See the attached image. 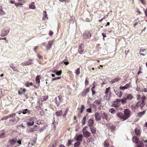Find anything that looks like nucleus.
<instances>
[{
	"label": "nucleus",
	"instance_id": "1",
	"mask_svg": "<svg viewBox=\"0 0 147 147\" xmlns=\"http://www.w3.org/2000/svg\"><path fill=\"white\" fill-rule=\"evenodd\" d=\"M87 126H86L84 127L82 130L83 135L84 137L86 138L89 137L91 135V133L87 131Z\"/></svg>",
	"mask_w": 147,
	"mask_h": 147
},
{
	"label": "nucleus",
	"instance_id": "2",
	"mask_svg": "<svg viewBox=\"0 0 147 147\" xmlns=\"http://www.w3.org/2000/svg\"><path fill=\"white\" fill-rule=\"evenodd\" d=\"M139 138L137 136H133L132 138V141L136 144H139L138 146H140L141 147H143L144 145L143 142H141L140 140H138Z\"/></svg>",
	"mask_w": 147,
	"mask_h": 147
},
{
	"label": "nucleus",
	"instance_id": "3",
	"mask_svg": "<svg viewBox=\"0 0 147 147\" xmlns=\"http://www.w3.org/2000/svg\"><path fill=\"white\" fill-rule=\"evenodd\" d=\"M63 101V97L61 95H59L55 98V102L57 106H59L60 103Z\"/></svg>",
	"mask_w": 147,
	"mask_h": 147
},
{
	"label": "nucleus",
	"instance_id": "4",
	"mask_svg": "<svg viewBox=\"0 0 147 147\" xmlns=\"http://www.w3.org/2000/svg\"><path fill=\"white\" fill-rule=\"evenodd\" d=\"M91 35L90 31H86L83 34V38L84 39H90Z\"/></svg>",
	"mask_w": 147,
	"mask_h": 147
},
{
	"label": "nucleus",
	"instance_id": "5",
	"mask_svg": "<svg viewBox=\"0 0 147 147\" xmlns=\"http://www.w3.org/2000/svg\"><path fill=\"white\" fill-rule=\"evenodd\" d=\"M123 112L124 117L126 120L130 116L131 112L128 109H126L124 110Z\"/></svg>",
	"mask_w": 147,
	"mask_h": 147
},
{
	"label": "nucleus",
	"instance_id": "6",
	"mask_svg": "<svg viewBox=\"0 0 147 147\" xmlns=\"http://www.w3.org/2000/svg\"><path fill=\"white\" fill-rule=\"evenodd\" d=\"M17 142V139L16 138L12 139H9L8 142L10 146H13L15 145Z\"/></svg>",
	"mask_w": 147,
	"mask_h": 147
},
{
	"label": "nucleus",
	"instance_id": "7",
	"mask_svg": "<svg viewBox=\"0 0 147 147\" xmlns=\"http://www.w3.org/2000/svg\"><path fill=\"white\" fill-rule=\"evenodd\" d=\"M108 115L107 113L104 112L103 113H102L101 115V117L102 118L104 122H105V120L107 122L109 120L108 118Z\"/></svg>",
	"mask_w": 147,
	"mask_h": 147
},
{
	"label": "nucleus",
	"instance_id": "8",
	"mask_svg": "<svg viewBox=\"0 0 147 147\" xmlns=\"http://www.w3.org/2000/svg\"><path fill=\"white\" fill-rule=\"evenodd\" d=\"M116 115L118 118H119L122 121L126 120L124 114L121 112H119L116 113Z\"/></svg>",
	"mask_w": 147,
	"mask_h": 147
},
{
	"label": "nucleus",
	"instance_id": "9",
	"mask_svg": "<svg viewBox=\"0 0 147 147\" xmlns=\"http://www.w3.org/2000/svg\"><path fill=\"white\" fill-rule=\"evenodd\" d=\"M85 108V107L84 105H82L81 107L80 108H78V110L79 109V111H78V116L79 117H80L81 116V114L83 113Z\"/></svg>",
	"mask_w": 147,
	"mask_h": 147
},
{
	"label": "nucleus",
	"instance_id": "10",
	"mask_svg": "<svg viewBox=\"0 0 147 147\" xmlns=\"http://www.w3.org/2000/svg\"><path fill=\"white\" fill-rule=\"evenodd\" d=\"M31 111L27 109H23V110L20 111H19L18 114H20L22 113L24 114H27L29 115L30 114Z\"/></svg>",
	"mask_w": 147,
	"mask_h": 147
},
{
	"label": "nucleus",
	"instance_id": "11",
	"mask_svg": "<svg viewBox=\"0 0 147 147\" xmlns=\"http://www.w3.org/2000/svg\"><path fill=\"white\" fill-rule=\"evenodd\" d=\"M84 44L81 43L78 47V52L80 54L83 53L84 51Z\"/></svg>",
	"mask_w": 147,
	"mask_h": 147
},
{
	"label": "nucleus",
	"instance_id": "12",
	"mask_svg": "<svg viewBox=\"0 0 147 147\" xmlns=\"http://www.w3.org/2000/svg\"><path fill=\"white\" fill-rule=\"evenodd\" d=\"M33 63L32 60L31 59H29L27 61L22 63L21 65L23 66H26L30 65Z\"/></svg>",
	"mask_w": 147,
	"mask_h": 147
},
{
	"label": "nucleus",
	"instance_id": "13",
	"mask_svg": "<svg viewBox=\"0 0 147 147\" xmlns=\"http://www.w3.org/2000/svg\"><path fill=\"white\" fill-rule=\"evenodd\" d=\"M120 100V99H117L115 101L113 102V106L115 107H119L121 105Z\"/></svg>",
	"mask_w": 147,
	"mask_h": 147
},
{
	"label": "nucleus",
	"instance_id": "14",
	"mask_svg": "<svg viewBox=\"0 0 147 147\" xmlns=\"http://www.w3.org/2000/svg\"><path fill=\"white\" fill-rule=\"evenodd\" d=\"M87 123L89 127L93 126L94 124V121L93 119H89Z\"/></svg>",
	"mask_w": 147,
	"mask_h": 147
},
{
	"label": "nucleus",
	"instance_id": "15",
	"mask_svg": "<svg viewBox=\"0 0 147 147\" xmlns=\"http://www.w3.org/2000/svg\"><path fill=\"white\" fill-rule=\"evenodd\" d=\"M131 84L129 83L126 84L125 86H120L119 88L120 89L124 90L125 89L129 88V87H131Z\"/></svg>",
	"mask_w": 147,
	"mask_h": 147
},
{
	"label": "nucleus",
	"instance_id": "16",
	"mask_svg": "<svg viewBox=\"0 0 147 147\" xmlns=\"http://www.w3.org/2000/svg\"><path fill=\"white\" fill-rule=\"evenodd\" d=\"M19 118L17 117H16L13 119H11L9 120L10 122L13 124H16L17 123L19 120Z\"/></svg>",
	"mask_w": 147,
	"mask_h": 147
},
{
	"label": "nucleus",
	"instance_id": "17",
	"mask_svg": "<svg viewBox=\"0 0 147 147\" xmlns=\"http://www.w3.org/2000/svg\"><path fill=\"white\" fill-rule=\"evenodd\" d=\"M26 91V89L21 88L18 90V93L19 94L22 95L24 94Z\"/></svg>",
	"mask_w": 147,
	"mask_h": 147
},
{
	"label": "nucleus",
	"instance_id": "18",
	"mask_svg": "<svg viewBox=\"0 0 147 147\" xmlns=\"http://www.w3.org/2000/svg\"><path fill=\"white\" fill-rule=\"evenodd\" d=\"M134 131L136 135V136L137 137L138 136L139 137L141 133L140 128L138 127L136 128L135 129Z\"/></svg>",
	"mask_w": 147,
	"mask_h": 147
},
{
	"label": "nucleus",
	"instance_id": "19",
	"mask_svg": "<svg viewBox=\"0 0 147 147\" xmlns=\"http://www.w3.org/2000/svg\"><path fill=\"white\" fill-rule=\"evenodd\" d=\"M9 31L8 30H7L5 29H3L1 31V36H6L9 33Z\"/></svg>",
	"mask_w": 147,
	"mask_h": 147
},
{
	"label": "nucleus",
	"instance_id": "20",
	"mask_svg": "<svg viewBox=\"0 0 147 147\" xmlns=\"http://www.w3.org/2000/svg\"><path fill=\"white\" fill-rule=\"evenodd\" d=\"M83 136L82 134H80L76 136V139L77 141L81 142L82 140Z\"/></svg>",
	"mask_w": 147,
	"mask_h": 147
},
{
	"label": "nucleus",
	"instance_id": "21",
	"mask_svg": "<svg viewBox=\"0 0 147 147\" xmlns=\"http://www.w3.org/2000/svg\"><path fill=\"white\" fill-rule=\"evenodd\" d=\"M90 89L89 88H87L86 89H84L82 92V95L85 96L89 92Z\"/></svg>",
	"mask_w": 147,
	"mask_h": 147
},
{
	"label": "nucleus",
	"instance_id": "22",
	"mask_svg": "<svg viewBox=\"0 0 147 147\" xmlns=\"http://www.w3.org/2000/svg\"><path fill=\"white\" fill-rule=\"evenodd\" d=\"M89 128L90 131H91L93 135H94V134H96V128L94 127V126L90 127Z\"/></svg>",
	"mask_w": 147,
	"mask_h": 147
},
{
	"label": "nucleus",
	"instance_id": "23",
	"mask_svg": "<svg viewBox=\"0 0 147 147\" xmlns=\"http://www.w3.org/2000/svg\"><path fill=\"white\" fill-rule=\"evenodd\" d=\"M101 116L98 113H95V119L97 121H99L101 120Z\"/></svg>",
	"mask_w": 147,
	"mask_h": 147
},
{
	"label": "nucleus",
	"instance_id": "24",
	"mask_svg": "<svg viewBox=\"0 0 147 147\" xmlns=\"http://www.w3.org/2000/svg\"><path fill=\"white\" fill-rule=\"evenodd\" d=\"M111 142V140L110 139H107L105 141L104 143V147H109V145L110 142Z\"/></svg>",
	"mask_w": 147,
	"mask_h": 147
},
{
	"label": "nucleus",
	"instance_id": "25",
	"mask_svg": "<svg viewBox=\"0 0 147 147\" xmlns=\"http://www.w3.org/2000/svg\"><path fill=\"white\" fill-rule=\"evenodd\" d=\"M146 49H140L139 53L141 55L145 56L146 53Z\"/></svg>",
	"mask_w": 147,
	"mask_h": 147
},
{
	"label": "nucleus",
	"instance_id": "26",
	"mask_svg": "<svg viewBox=\"0 0 147 147\" xmlns=\"http://www.w3.org/2000/svg\"><path fill=\"white\" fill-rule=\"evenodd\" d=\"M16 116V114L15 113H13L10 115H8L7 116L5 117V120H6L7 119L11 118V119H13L14 117H15Z\"/></svg>",
	"mask_w": 147,
	"mask_h": 147
},
{
	"label": "nucleus",
	"instance_id": "27",
	"mask_svg": "<svg viewBox=\"0 0 147 147\" xmlns=\"http://www.w3.org/2000/svg\"><path fill=\"white\" fill-rule=\"evenodd\" d=\"M52 42V41H49L48 42V44L46 46V49L47 50H50L51 48Z\"/></svg>",
	"mask_w": 147,
	"mask_h": 147
},
{
	"label": "nucleus",
	"instance_id": "28",
	"mask_svg": "<svg viewBox=\"0 0 147 147\" xmlns=\"http://www.w3.org/2000/svg\"><path fill=\"white\" fill-rule=\"evenodd\" d=\"M125 98L127 100H132L134 98V96L131 94H127Z\"/></svg>",
	"mask_w": 147,
	"mask_h": 147
},
{
	"label": "nucleus",
	"instance_id": "29",
	"mask_svg": "<svg viewBox=\"0 0 147 147\" xmlns=\"http://www.w3.org/2000/svg\"><path fill=\"white\" fill-rule=\"evenodd\" d=\"M5 137V131L4 130H1L0 131V137L4 138Z\"/></svg>",
	"mask_w": 147,
	"mask_h": 147
},
{
	"label": "nucleus",
	"instance_id": "30",
	"mask_svg": "<svg viewBox=\"0 0 147 147\" xmlns=\"http://www.w3.org/2000/svg\"><path fill=\"white\" fill-rule=\"evenodd\" d=\"M140 102H138L136 105H132L131 106V108L133 109H137L140 106Z\"/></svg>",
	"mask_w": 147,
	"mask_h": 147
},
{
	"label": "nucleus",
	"instance_id": "31",
	"mask_svg": "<svg viewBox=\"0 0 147 147\" xmlns=\"http://www.w3.org/2000/svg\"><path fill=\"white\" fill-rule=\"evenodd\" d=\"M34 123V121H33L32 118H31L29 120V121L27 123V125L28 126H31Z\"/></svg>",
	"mask_w": 147,
	"mask_h": 147
},
{
	"label": "nucleus",
	"instance_id": "32",
	"mask_svg": "<svg viewBox=\"0 0 147 147\" xmlns=\"http://www.w3.org/2000/svg\"><path fill=\"white\" fill-rule=\"evenodd\" d=\"M63 114L62 110H60L56 112V115L57 117L61 116Z\"/></svg>",
	"mask_w": 147,
	"mask_h": 147
},
{
	"label": "nucleus",
	"instance_id": "33",
	"mask_svg": "<svg viewBox=\"0 0 147 147\" xmlns=\"http://www.w3.org/2000/svg\"><path fill=\"white\" fill-rule=\"evenodd\" d=\"M120 80V78H117L112 80L110 81L111 83L113 84L115 82H117Z\"/></svg>",
	"mask_w": 147,
	"mask_h": 147
},
{
	"label": "nucleus",
	"instance_id": "34",
	"mask_svg": "<svg viewBox=\"0 0 147 147\" xmlns=\"http://www.w3.org/2000/svg\"><path fill=\"white\" fill-rule=\"evenodd\" d=\"M109 127L111 130V131L113 132L116 129V126L113 125L112 124H110Z\"/></svg>",
	"mask_w": 147,
	"mask_h": 147
},
{
	"label": "nucleus",
	"instance_id": "35",
	"mask_svg": "<svg viewBox=\"0 0 147 147\" xmlns=\"http://www.w3.org/2000/svg\"><path fill=\"white\" fill-rule=\"evenodd\" d=\"M54 73H55L56 75L58 76L61 75L62 73V71L61 70L59 71H57L56 70H54L53 71Z\"/></svg>",
	"mask_w": 147,
	"mask_h": 147
},
{
	"label": "nucleus",
	"instance_id": "36",
	"mask_svg": "<svg viewBox=\"0 0 147 147\" xmlns=\"http://www.w3.org/2000/svg\"><path fill=\"white\" fill-rule=\"evenodd\" d=\"M40 75H38L36 77V82L38 83V84H40Z\"/></svg>",
	"mask_w": 147,
	"mask_h": 147
},
{
	"label": "nucleus",
	"instance_id": "37",
	"mask_svg": "<svg viewBox=\"0 0 147 147\" xmlns=\"http://www.w3.org/2000/svg\"><path fill=\"white\" fill-rule=\"evenodd\" d=\"M29 7L32 9H35V6L34 4V2L32 3L29 5Z\"/></svg>",
	"mask_w": 147,
	"mask_h": 147
},
{
	"label": "nucleus",
	"instance_id": "38",
	"mask_svg": "<svg viewBox=\"0 0 147 147\" xmlns=\"http://www.w3.org/2000/svg\"><path fill=\"white\" fill-rule=\"evenodd\" d=\"M127 100L125 98H124L123 99H120V102H121V104L122 105H124L127 103Z\"/></svg>",
	"mask_w": 147,
	"mask_h": 147
},
{
	"label": "nucleus",
	"instance_id": "39",
	"mask_svg": "<svg viewBox=\"0 0 147 147\" xmlns=\"http://www.w3.org/2000/svg\"><path fill=\"white\" fill-rule=\"evenodd\" d=\"M86 116H84L82 121V125H84L86 123Z\"/></svg>",
	"mask_w": 147,
	"mask_h": 147
},
{
	"label": "nucleus",
	"instance_id": "40",
	"mask_svg": "<svg viewBox=\"0 0 147 147\" xmlns=\"http://www.w3.org/2000/svg\"><path fill=\"white\" fill-rule=\"evenodd\" d=\"M95 86H94L91 88V91L92 92V95H94L95 94L96 92L95 91Z\"/></svg>",
	"mask_w": 147,
	"mask_h": 147
},
{
	"label": "nucleus",
	"instance_id": "41",
	"mask_svg": "<svg viewBox=\"0 0 147 147\" xmlns=\"http://www.w3.org/2000/svg\"><path fill=\"white\" fill-rule=\"evenodd\" d=\"M33 86V84L32 82L29 83L28 82H27L26 83L25 86L27 87H29L30 86Z\"/></svg>",
	"mask_w": 147,
	"mask_h": 147
},
{
	"label": "nucleus",
	"instance_id": "42",
	"mask_svg": "<svg viewBox=\"0 0 147 147\" xmlns=\"http://www.w3.org/2000/svg\"><path fill=\"white\" fill-rule=\"evenodd\" d=\"M138 102L140 103V106L141 109H142L143 107L145 105V104L144 103V102L139 101Z\"/></svg>",
	"mask_w": 147,
	"mask_h": 147
},
{
	"label": "nucleus",
	"instance_id": "43",
	"mask_svg": "<svg viewBox=\"0 0 147 147\" xmlns=\"http://www.w3.org/2000/svg\"><path fill=\"white\" fill-rule=\"evenodd\" d=\"M109 111L110 112L113 114L115 113L116 112L115 110L113 108L109 109Z\"/></svg>",
	"mask_w": 147,
	"mask_h": 147
},
{
	"label": "nucleus",
	"instance_id": "44",
	"mask_svg": "<svg viewBox=\"0 0 147 147\" xmlns=\"http://www.w3.org/2000/svg\"><path fill=\"white\" fill-rule=\"evenodd\" d=\"M75 73L76 75H78L80 73V68H78L75 70Z\"/></svg>",
	"mask_w": 147,
	"mask_h": 147
},
{
	"label": "nucleus",
	"instance_id": "45",
	"mask_svg": "<svg viewBox=\"0 0 147 147\" xmlns=\"http://www.w3.org/2000/svg\"><path fill=\"white\" fill-rule=\"evenodd\" d=\"M110 87H109L108 88H106L105 91V94H106V95L105 96H105H106V97H107V94L109 92V90H110Z\"/></svg>",
	"mask_w": 147,
	"mask_h": 147
},
{
	"label": "nucleus",
	"instance_id": "46",
	"mask_svg": "<svg viewBox=\"0 0 147 147\" xmlns=\"http://www.w3.org/2000/svg\"><path fill=\"white\" fill-rule=\"evenodd\" d=\"M94 103L97 105H99L101 103L100 101V100H96L94 101Z\"/></svg>",
	"mask_w": 147,
	"mask_h": 147
},
{
	"label": "nucleus",
	"instance_id": "47",
	"mask_svg": "<svg viewBox=\"0 0 147 147\" xmlns=\"http://www.w3.org/2000/svg\"><path fill=\"white\" fill-rule=\"evenodd\" d=\"M81 142L80 141H77L74 144V147H78L79 146Z\"/></svg>",
	"mask_w": 147,
	"mask_h": 147
},
{
	"label": "nucleus",
	"instance_id": "48",
	"mask_svg": "<svg viewBox=\"0 0 147 147\" xmlns=\"http://www.w3.org/2000/svg\"><path fill=\"white\" fill-rule=\"evenodd\" d=\"M38 126L37 125H35L34 127L32 128L33 132L34 131H36L38 129Z\"/></svg>",
	"mask_w": 147,
	"mask_h": 147
},
{
	"label": "nucleus",
	"instance_id": "49",
	"mask_svg": "<svg viewBox=\"0 0 147 147\" xmlns=\"http://www.w3.org/2000/svg\"><path fill=\"white\" fill-rule=\"evenodd\" d=\"M145 113V111L142 112H140L138 113V115L139 117H141Z\"/></svg>",
	"mask_w": 147,
	"mask_h": 147
},
{
	"label": "nucleus",
	"instance_id": "50",
	"mask_svg": "<svg viewBox=\"0 0 147 147\" xmlns=\"http://www.w3.org/2000/svg\"><path fill=\"white\" fill-rule=\"evenodd\" d=\"M48 97L47 96H45L42 97L41 98L42 101H45L48 98Z\"/></svg>",
	"mask_w": 147,
	"mask_h": 147
},
{
	"label": "nucleus",
	"instance_id": "51",
	"mask_svg": "<svg viewBox=\"0 0 147 147\" xmlns=\"http://www.w3.org/2000/svg\"><path fill=\"white\" fill-rule=\"evenodd\" d=\"M27 131L28 132L32 133L33 132L32 128L31 127L28 128L27 129Z\"/></svg>",
	"mask_w": 147,
	"mask_h": 147
},
{
	"label": "nucleus",
	"instance_id": "52",
	"mask_svg": "<svg viewBox=\"0 0 147 147\" xmlns=\"http://www.w3.org/2000/svg\"><path fill=\"white\" fill-rule=\"evenodd\" d=\"M72 141L70 140H68V143L67 144V145L68 146H69L72 144Z\"/></svg>",
	"mask_w": 147,
	"mask_h": 147
},
{
	"label": "nucleus",
	"instance_id": "53",
	"mask_svg": "<svg viewBox=\"0 0 147 147\" xmlns=\"http://www.w3.org/2000/svg\"><path fill=\"white\" fill-rule=\"evenodd\" d=\"M46 126H44L42 127L41 129H40L39 130V131L40 132H41L43 131L46 129Z\"/></svg>",
	"mask_w": 147,
	"mask_h": 147
},
{
	"label": "nucleus",
	"instance_id": "54",
	"mask_svg": "<svg viewBox=\"0 0 147 147\" xmlns=\"http://www.w3.org/2000/svg\"><path fill=\"white\" fill-rule=\"evenodd\" d=\"M42 121L40 119L36 121L35 122V123L38 125H40L41 123V121Z\"/></svg>",
	"mask_w": 147,
	"mask_h": 147
},
{
	"label": "nucleus",
	"instance_id": "55",
	"mask_svg": "<svg viewBox=\"0 0 147 147\" xmlns=\"http://www.w3.org/2000/svg\"><path fill=\"white\" fill-rule=\"evenodd\" d=\"M23 5V4L22 3H15V5L16 7H18L19 5Z\"/></svg>",
	"mask_w": 147,
	"mask_h": 147
},
{
	"label": "nucleus",
	"instance_id": "56",
	"mask_svg": "<svg viewBox=\"0 0 147 147\" xmlns=\"http://www.w3.org/2000/svg\"><path fill=\"white\" fill-rule=\"evenodd\" d=\"M92 110L91 108H88L86 110V111L87 112H88L89 113H91L92 112Z\"/></svg>",
	"mask_w": 147,
	"mask_h": 147
},
{
	"label": "nucleus",
	"instance_id": "57",
	"mask_svg": "<svg viewBox=\"0 0 147 147\" xmlns=\"http://www.w3.org/2000/svg\"><path fill=\"white\" fill-rule=\"evenodd\" d=\"M146 98V97L145 96H143L141 98L142 102H145V100Z\"/></svg>",
	"mask_w": 147,
	"mask_h": 147
},
{
	"label": "nucleus",
	"instance_id": "58",
	"mask_svg": "<svg viewBox=\"0 0 147 147\" xmlns=\"http://www.w3.org/2000/svg\"><path fill=\"white\" fill-rule=\"evenodd\" d=\"M47 12L46 11H43V16L45 18H47Z\"/></svg>",
	"mask_w": 147,
	"mask_h": 147
},
{
	"label": "nucleus",
	"instance_id": "59",
	"mask_svg": "<svg viewBox=\"0 0 147 147\" xmlns=\"http://www.w3.org/2000/svg\"><path fill=\"white\" fill-rule=\"evenodd\" d=\"M61 78V77H55V78H53L52 79V81H54L55 80H57V79H60Z\"/></svg>",
	"mask_w": 147,
	"mask_h": 147
},
{
	"label": "nucleus",
	"instance_id": "60",
	"mask_svg": "<svg viewBox=\"0 0 147 147\" xmlns=\"http://www.w3.org/2000/svg\"><path fill=\"white\" fill-rule=\"evenodd\" d=\"M67 59L64 60L63 61L64 63L66 65H68L69 64V62L68 61L65 62V61H67Z\"/></svg>",
	"mask_w": 147,
	"mask_h": 147
},
{
	"label": "nucleus",
	"instance_id": "61",
	"mask_svg": "<svg viewBox=\"0 0 147 147\" xmlns=\"http://www.w3.org/2000/svg\"><path fill=\"white\" fill-rule=\"evenodd\" d=\"M89 84V82L87 79V78L85 80V84L86 86H87Z\"/></svg>",
	"mask_w": 147,
	"mask_h": 147
},
{
	"label": "nucleus",
	"instance_id": "62",
	"mask_svg": "<svg viewBox=\"0 0 147 147\" xmlns=\"http://www.w3.org/2000/svg\"><path fill=\"white\" fill-rule=\"evenodd\" d=\"M11 67V68L14 71H18L17 70V69H16L15 68V67L14 66H13V67H11V66H10Z\"/></svg>",
	"mask_w": 147,
	"mask_h": 147
},
{
	"label": "nucleus",
	"instance_id": "63",
	"mask_svg": "<svg viewBox=\"0 0 147 147\" xmlns=\"http://www.w3.org/2000/svg\"><path fill=\"white\" fill-rule=\"evenodd\" d=\"M53 34V32L51 30H50L49 35L50 36H52Z\"/></svg>",
	"mask_w": 147,
	"mask_h": 147
},
{
	"label": "nucleus",
	"instance_id": "64",
	"mask_svg": "<svg viewBox=\"0 0 147 147\" xmlns=\"http://www.w3.org/2000/svg\"><path fill=\"white\" fill-rule=\"evenodd\" d=\"M143 4H146L145 1L144 0H139Z\"/></svg>",
	"mask_w": 147,
	"mask_h": 147
}]
</instances>
